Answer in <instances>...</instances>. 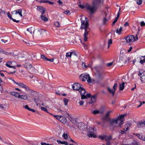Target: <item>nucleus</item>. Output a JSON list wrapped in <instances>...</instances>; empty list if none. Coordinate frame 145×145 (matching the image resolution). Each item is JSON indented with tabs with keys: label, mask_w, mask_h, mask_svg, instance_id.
Segmentation results:
<instances>
[{
	"label": "nucleus",
	"mask_w": 145,
	"mask_h": 145,
	"mask_svg": "<svg viewBox=\"0 0 145 145\" xmlns=\"http://www.w3.org/2000/svg\"><path fill=\"white\" fill-rule=\"evenodd\" d=\"M65 145H73V144H69V143L67 142H65V144H64Z\"/></svg>",
	"instance_id": "64"
},
{
	"label": "nucleus",
	"mask_w": 145,
	"mask_h": 145,
	"mask_svg": "<svg viewBox=\"0 0 145 145\" xmlns=\"http://www.w3.org/2000/svg\"><path fill=\"white\" fill-rule=\"evenodd\" d=\"M23 107L28 110H29L30 109V108L29 107V106L27 105H25V106H24Z\"/></svg>",
	"instance_id": "52"
},
{
	"label": "nucleus",
	"mask_w": 145,
	"mask_h": 145,
	"mask_svg": "<svg viewBox=\"0 0 145 145\" xmlns=\"http://www.w3.org/2000/svg\"><path fill=\"white\" fill-rule=\"evenodd\" d=\"M112 64H113V62H110V63H108L107 64V65L108 67H110L112 65Z\"/></svg>",
	"instance_id": "59"
},
{
	"label": "nucleus",
	"mask_w": 145,
	"mask_h": 145,
	"mask_svg": "<svg viewBox=\"0 0 145 145\" xmlns=\"http://www.w3.org/2000/svg\"><path fill=\"white\" fill-rule=\"evenodd\" d=\"M108 89L109 92H110V93L112 94L113 96H114L115 92V90H114L113 89H111L109 88H108Z\"/></svg>",
	"instance_id": "25"
},
{
	"label": "nucleus",
	"mask_w": 145,
	"mask_h": 145,
	"mask_svg": "<svg viewBox=\"0 0 145 145\" xmlns=\"http://www.w3.org/2000/svg\"><path fill=\"white\" fill-rule=\"evenodd\" d=\"M27 30L29 32L30 34H32V32H33V33L34 32V31H35V29L34 27H31L30 28L27 29Z\"/></svg>",
	"instance_id": "18"
},
{
	"label": "nucleus",
	"mask_w": 145,
	"mask_h": 145,
	"mask_svg": "<svg viewBox=\"0 0 145 145\" xmlns=\"http://www.w3.org/2000/svg\"><path fill=\"white\" fill-rule=\"evenodd\" d=\"M112 138V136L111 135L107 136L106 135L105 140L106 142L109 141Z\"/></svg>",
	"instance_id": "22"
},
{
	"label": "nucleus",
	"mask_w": 145,
	"mask_h": 145,
	"mask_svg": "<svg viewBox=\"0 0 145 145\" xmlns=\"http://www.w3.org/2000/svg\"><path fill=\"white\" fill-rule=\"evenodd\" d=\"M131 124L130 123H128L125 125V128L123 130L125 131H127L129 129V128L131 126Z\"/></svg>",
	"instance_id": "16"
},
{
	"label": "nucleus",
	"mask_w": 145,
	"mask_h": 145,
	"mask_svg": "<svg viewBox=\"0 0 145 145\" xmlns=\"http://www.w3.org/2000/svg\"><path fill=\"white\" fill-rule=\"evenodd\" d=\"M55 26L57 27H60V26L59 22L58 21L54 23Z\"/></svg>",
	"instance_id": "36"
},
{
	"label": "nucleus",
	"mask_w": 145,
	"mask_h": 145,
	"mask_svg": "<svg viewBox=\"0 0 145 145\" xmlns=\"http://www.w3.org/2000/svg\"><path fill=\"white\" fill-rule=\"evenodd\" d=\"M18 98L24 100H25L27 99H28V97L26 95H20V96H19Z\"/></svg>",
	"instance_id": "19"
},
{
	"label": "nucleus",
	"mask_w": 145,
	"mask_h": 145,
	"mask_svg": "<svg viewBox=\"0 0 145 145\" xmlns=\"http://www.w3.org/2000/svg\"><path fill=\"white\" fill-rule=\"evenodd\" d=\"M106 135H100L98 136V138L101 140H105Z\"/></svg>",
	"instance_id": "31"
},
{
	"label": "nucleus",
	"mask_w": 145,
	"mask_h": 145,
	"mask_svg": "<svg viewBox=\"0 0 145 145\" xmlns=\"http://www.w3.org/2000/svg\"><path fill=\"white\" fill-rule=\"evenodd\" d=\"M85 21L81 19V25L80 27V29L82 30L84 29L85 31L84 35V40L85 41H86L88 40V35L89 32L90 31V29L89 27V23L87 21V18H85Z\"/></svg>",
	"instance_id": "2"
},
{
	"label": "nucleus",
	"mask_w": 145,
	"mask_h": 145,
	"mask_svg": "<svg viewBox=\"0 0 145 145\" xmlns=\"http://www.w3.org/2000/svg\"><path fill=\"white\" fill-rule=\"evenodd\" d=\"M40 108L42 110L45 112H46L47 113H49V112L48 111L47 109L46 108L43 107H41Z\"/></svg>",
	"instance_id": "42"
},
{
	"label": "nucleus",
	"mask_w": 145,
	"mask_h": 145,
	"mask_svg": "<svg viewBox=\"0 0 145 145\" xmlns=\"http://www.w3.org/2000/svg\"><path fill=\"white\" fill-rule=\"evenodd\" d=\"M107 13L103 11L102 12L101 16L103 18V16H105V17H107Z\"/></svg>",
	"instance_id": "35"
},
{
	"label": "nucleus",
	"mask_w": 145,
	"mask_h": 145,
	"mask_svg": "<svg viewBox=\"0 0 145 145\" xmlns=\"http://www.w3.org/2000/svg\"><path fill=\"white\" fill-rule=\"evenodd\" d=\"M16 65V63L15 61H9L6 62L5 65L6 66L9 68H13L14 69H16L15 67Z\"/></svg>",
	"instance_id": "8"
},
{
	"label": "nucleus",
	"mask_w": 145,
	"mask_h": 145,
	"mask_svg": "<svg viewBox=\"0 0 145 145\" xmlns=\"http://www.w3.org/2000/svg\"><path fill=\"white\" fill-rule=\"evenodd\" d=\"M47 3H48L52 5H54V2L50 1L48 0Z\"/></svg>",
	"instance_id": "62"
},
{
	"label": "nucleus",
	"mask_w": 145,
	"mask_h": 145,
	"mask_svg": "<svg viewBox=\"0 0 145 145\" xmlns=\"http://www.w3.org/2000/svg\"><path fill=\"white\" fill-rule=\"evenodd\" d=\"M117 84L116 83H115L113 87V90L115 91V90L117 89Z\"/></svg>",
	"instance_id": "48"
},
{
	"label": "nucleus",
	"mask_w": 145,
	"mask_h": 145,
	"mask_svg": "<svg viewBox=\"0 0 145 145\" xmlns=\"http://www.w3.org/2000/svg\"><path fill=\"white\" fill-rule=\"evenodd\" d=\"M5 54L7 55H13V54H14V53H8V52H5Z\"/></svg>",
	"instance_id": "55"
},
{
	"label": "nucleus",
	"mask_w": 145,
	"mask_h": 145,
	"mask_svg": "<svg viewBox=\"0 0 145 145\" xmlns=\"http://www.w3.org/2000/svg\"><path fill=\"white\" fill-rule=\"evenodd\" d=\"M71 53L72 54V55H74L76 56H77V53L75 51L72 52Z\"/></svg>",
	"instance_id": "53"
},
{
	"label": "nucleus",
	"mask_w": 145,
	"mask_h": 145,
	"mask_svg": "<svg viewBox=\"0 0 145 145\" xmlns=\"http://www.w3.org/2000/svg\"><path fill=\"white\" fill-rule=\"evenodd\" d=\"M125 115V114H121L116 119H113L110 122L111 125L117 127L116 125H118L120 127L123 124V118Z\"/></svg>",
	"instance_id": "3"
},
{
	"label": "nucleus",
	"mask_w": 145,
	"mask_h": 145,
	"mask_svg": "<svg viewBox=\"0 0 145 145\" xmlns=\"http://www.w3.org/2000/svg\"><path fill=\"white\" fill-rule=\"evenodd\" d=\"M97 3L95 2V0H93L92 5H90L89 4H86L85 8L88 10H89L91 14L95 13L97 9L96 4Z\"/></svg>",
	"instance_id": "4"
},
{
	"label": "nucleus",
	"mask_w": 145,
	"mask_h": 145,
	"mask_svg": "<svg viewBox=\"0 0 145 145\" xmlns=\"http://www.w3.org/2000/svg\"><path fill=\"white\" fill-rule=\"evenodd\" d=\"M60 121L63 123L65 124L67 122V120L65 117L62 116V118H61Z\"/></svg>",
	"instance_id": "24"
},
{
	"label": "nucleus",
	"mask_w": 145,
	"mask_h": 145,
	"mask_svg": "<svg viewBox=\"0 0 145 145\" xmlns=\"http://www.w3.org/2000/svg\"><path fill=\"white\" fill-rule=\"evenodd\" d=\"M23 88L25 89L27 91H29L31 92L33 91V90L32 89H30L28 86H26V85Z\"/></svg>",
	"instance_id": "27"
},
{
	"label": "nucleus",
	"mask_w": 145,
	"mask_h": 145,
	"mask_svg": "<svg viewBox=\"0 0 145 145\" xmlns=\"http://www.w3.org/2000/svg\"><path fill=\"white\" fill-rule=\"evenodd\" d=\"M120 8L119 9V11L118 12V13H117V17L116 18L118 19V18H119V16H120Z\"/></svg>",
	"instance_id": "58"
},
{
	"label": "nucleus",
	"mask_w": 145,
	"mask_h": 145,
	"mask_svg": "<svg viewBox=\"0 0 145 145\" xmlns=\"http://www.w3.org/2000/svg\"><path fill=\"white\" fill-rule=\"evenodd\" d=\"M130 144V145H138L137 142L135 140Z\"/></svg>",
	"instance_id": "46"
},
{
	"label": "nucleus",
	"mask_w": 145,
	"mask_h": 145,
	"mask_svg": "<svg viewBox=\"0 0 145 145\" xmlns=\"http://www.w3.org/2000/svg\"><path fill=\"white\" fill-rule=\"evenodd\" d=\"M13 12L15 14H18L21 17L23 16L22 14V10L21 9H19L14 10Z\"/></svg>",
	"instance_id": "12"
},
{
	"label": "nucleus",
	"mask_w": 145,
	"mask_h": 145,
	"mask_svg": "<svg viewBox=\"0 0 145 145\" xmlns=\"http://www.w3.org/2000/svg\"><path fill=\"white\" fill-rule=\"evenodd\" d=\"M136 1L137 4L139 5H141L142 2V0H137Z\"/></svg>",
	"instance_id": "44"
},
{
	"label": "nucleus",
	"mask_w": 145,
	"mask_h": 145,
	"mask_svg": "<svg viewBox=\"0 0 145 145\" xmlns=\"http://www.w3.org/2000/svg\"><path fill=\"white\" fill-rule=\"evenodd\" d=\"M78 6L80 8L83 9L84 8H85L86 5H78Z\"/></svg>",
	"instance_id": "51"
},
{
	"label": "nucleus",
	"mask_w": 145,
	"mask_h": 145,
	"mask_svg": "<svg viewBox=\"0 0 145 145\" xmlns=\"http://www.w3.org/2000/svg\"><path fill=\"white\" fill-rule=\"evenodd\" d=\"M112 43V40L111 39L108 40V48L110 46V45Z\"/></svg>",
	"instance_id": "33"
},
{
	"label": "nucleus",
	"mask_w": 145,
	"mask_h": 145,
	"mask_svg": "<svg viewBox=\"0 0 145 145\" xmlns=\"http://www.w3.org/2000/svg\"><path fill=\"white\" fill-rule=\"evenodd\" d=\"M76 125L79 129L82 130L85 129L86 126L85 124L82 122H78Z\"/></svg>",
	"instance_id": "9"
},
{
	"label": "nucleus",
	"mask_w": 145,
	"mask_h": 145,
	"mask_svg": "<svg viewBox=\"0 0 145 145\" xmlns=\"http://www.w3.org/2000/svg\"><path fill=\"white\" fill-rule=\"evenodd\" d=\"M103 112V111H100V110H94L92 112V113L93 114H102Z\"/></svg>",
	"instance_id": "20"
},
{
	"label": "nucleus",
	"mask_w": 145,
	"mask_h": 145,
	"mask_svg": "<svg viewBox=\"0 0 145 145\" xmlns=\"http://www.w3.org/2000/svg\"><path fill=\"white\" fill-rule=\"evenodd\" d=\"M41 19L44 21H47L48 19L45 16H43V14H42L41 15Z\"/></svg>",
	"instance_id": "26"
},
{
	"label": "nucleus",
	"mask_w": 145,
	"mask_h": 145,
	"mask_svg": "<svg viewBox=\"0 0 145 145\" xmlns=\"http://www.w3.org/2000/svg\"><path fill=\"white\" fill-rule=\"evenodd\" d=\"M71 121L75 125H76L78 123V122H77L76 120L75 119H72Z\"/></svg>",
	"instance_id": "41"
},
{
	"label": "nucleus",
	"mask_w": 145,
	"mask_h": 145,
	"mask_svg": "<svg viewBox=\"0 0 145 145\" xmlns=\"http://www.w3.org/2000/svg\"><path fill=\"white\" fill-rule=\"evenodd\" d=\"M137 137L139 139H140L141 140H145V139L143 138V137H142V135H140V134H137Z\"/></svg>",
	"instance_id": "38"
},
{
	"label": "nucleus",
	"mask_w": 145,
	"mask_h": 145,
	"mask_svg": "<svg viewBox=\"0 0 145 145\" xmlns=\"http://www.w3.org/2000/svg\"><path fill=\"white\" fill-rule=\"evenodd\" d=\"M7 15L8 18L11 20H12L14 22H16L17 23H18L20 22V20H16L15 19L13 18L9 12L7 13Z\"/></svg>",
	"instance_id": "14"
},
{
	"label": "nucleus",
	"mask_w": 145,
	"mask_h": 145,
	"mask_svg": "<svg viewBox=\"0 0 145 145\" xmlns=\"http://www.w3.org/2000/svg\"><path fill=\"white\" fill-rule=\"evenodd\" d=\"M72 87L74 90L78 91L81 95V99H86L89 97L91 96L90 93H87L85 95L86 93L85 90L82 87L80 84L76 83L73 84Z\"/></svg>",
	"instance_id": "1"
},
{
	"label": "nucleus",
	"mask_w": 145,
	"mask_h": 145,
	"mask_svg": "<svg viewBox=\"0 0 145 145\" xmlns=\"http://www.w3.org/2000/svg\"><path fill=\"white\" fill-rule=\"evenodd\" d=\"M10 94L14 96H15L16 97L19 98L20 96V94L19 93L16 92L15 91H12L10 93Z\"/></svg>",
	"instance_id": "15"
},
{
	"label": "nucleus",
	"mask_w": 145,
	"mask_h": 145,
	"mask_svg": "<svg viewBox=\"0 0 145 145\" xmlns=\"http://www.w3.org/2000/svg\"><path fill=\"white\" fill-rule=\"evenodd\" d=\"M125 83L123 82L120 85L119 89L120 90L122 91L123 90L124 88Z\"/></svg>",
	"instance_id": "23"
},
{
	"label": "nucleus",
	"mask_w": 145,
	"mask_h": 145,
	"mask_svg": "<svg viewBox=\"0 0 145 145\" xmlns=\"http://www.w3.org/2000/svg\"><path fill=\"white\" fill-rule=\"evenodd\" d=\"M41 145H51V144H47L46 143L42 142L41 143Z\"/></svg>",
	"instance_id": "61"
},
{
	"label": "nucleus",
	"mask_w": 145,
	"mask_h": 145,
	"mask_svg": "<svg viewBox=\"0 0 145 145\" xmlns=\"http://www.w3.org/2000/svg\"><path fill=\"white\" fill-rule=\"evenodd\" d=\"M40 58L46 61L47 58L43 55H41Z\"/></svg>",
	"instance_id": "43"
},
{
	"label": "nucleus",
	"mask_w": 145,
	"mask_h": 145,
	"mask_svg": "<svg viewBox=\"0 0 145 145\" xmlns=\"http://www.w3.org/2000/svg\"><path fill=\"white\" fill-rule=\"evenodd\" d=\"M63 13L67 15H69L70 14V12L69 10L65 11L63 12Z\"/></svg>",
	"instance_id": "49"
},
{
	"label": "nucleus",
	"mask_w": 145,
	"mask_h": 145,
	"mask_svg": "<svg viewBox=\"0 0 145 145\" xmlns=\"http://www.w3.org/2000/svg\"><path fill=\"white\" fill-rule=\"evenodd\" d=\"M79 103L80 105L82 106L84 105V102L83 101H80L79 102Z\"/></svg>",
	"instance_id": "56"
},
{
	"label": "nucleus",
	"mask_w": 145,
	"mask_h": 145,
	"mask_svg": "<svg viewBox=\"0 0 145 145\" xmlns=\"http://www.w3.org/2000/svg\"><path fill=\"white\" fill-rule=\"evenodd\" d=\"M87 135L89 137H93L95 138L96 137V135L94 134L95 132L94 129L92 127H89L87 129Z\"/></svg>",
	"instance_id": "7"
},
{
	"label": "nucleus",
	"mask_w": 145,
	"mask_h": 145,
	"mask_svg": "<svg viewBox=\"0 0 145 145\" xmlns=\"http://www.w3.org/2000/svg\"><path fill=\"white\" fill-rule=\"evenodd\" d=\"M57 142L59 144H65V141H61L57 140Z\"/></svg>",
	"instance_id": "45"
},
{
	"label": "nucleus",
	"mask_w": 145,
	"mask_h": 145,
	"mask_svg": "<svg viewBox=\"0 0 145 145\" xmlns=\"http://www.w3.org/2000/svg\"><path fill=\"white\" fill-rule=\"evenodd\" d=\"M107 17H105L103 16V22L104 24H105L107 22V19H106Z\"/></svg>",
	"instance_id": "47"
},
{
	"label": "nucleus",
	"mask_w": 145,
	"mask_h": 145,
	"mask_svg": "<svg viewBox=\"0 0 145 145\" xmlns=\"http://www.w3.org/2000/svg\"><path fill=\"white\" fill-rule=\"evenodd\" d=\"M1 41L2 42H3L4 43H6L7 41V40H5L3 39H1Z\"/></svg>",
	"instance_id": "63"
},
{
	"label": "nucleus",
	"mask_w": 145,
	"mask_h": 145,
	"mask_svg": "<svg viewBox=\"0 0 145 145\" xmlns=\"http://www.w3.org/2000/svg\"><path fill=\"white\" fill-rule=\"evenodd\" d=\"M138 75L140 77V80L141 81L145 82V72L140 71Z\"/></svg>",
	"instance_id": "10"
},
{
	"label": "nucleus",
	"mask_w": 145,
	"mask_h": 145,
	"mask_svg": "<svg viewBox=\"0 0 145 145\" xmlns=\"http://www.w3.org/2000/svg\"><path fill=\"white\" fill-rule=\"evenodd\" d=\"M80 77L82 81H85L86 80L88 83H90L91 82V78L89 74H83L80 75Z\"/></svg>",
	"instance_id": "5"
},
{
	"label": "nucleus",
	"mask_w": 145,
	"mask_h": 145,
	"mask_svg": "<svg viewBox=\"0 0 145 145\" xmlns=\"http://www.w3.org/2000/svg\"><path fill=\"white\" fill-rule=\"evenodd\" d=\"M72 56V54L71 52H67L65 55V56L67 57H69L70 58H71V56Z\"/></svg>",
	"instance_id": "28"
},
{
	"label": "nucleus",
	"mask_w": 145,
	"mask_h": 145,
	"mask_svg": "<svg viewBox=\"0 0 145 145\" xmlns=\"http://www.w3.org/2000/svg\"><path fill=\"white\" fill-rule=\"evenodd\" d=\"M96 96L93 95L91 97V100L93 102H94L96 101Z\"/></svg>",
	"instance_id": "37"
},
{
	"label": "nucleus",
	"mask_w": 145,
	"mask_h": 145,
	"mask_svg": "<svg viewBox=\"0 0 145 145\" xmlns=\"http://www.w3.org/2000/svg\"><path fill=\"white\" fill-rule=\"evenodd\" d=\"M82 67L84 68H86L87 67V66L86 65L85 63L84 62L82 63Z\"/></svg>",
	"instance_id": "50"
},
{
	"label": "nucleus",
	"mask_w": 145,
	"mask_h": 145,
	"mask_svg": "<svg viewBox=\"0 0 145 145\" xmlns=\"http://www.w3.org/2000/svg\"><path fill=\"white\" fill-rule=\"evenodd\" d=\"M18 85L20 88H23L25 85L22 83L19 82L18 83Z\"/></svg>",
	"instance_id": "29"
},
{
	"label": "nucleus",
	"mask_w": 145,
	"mask_h": 145,
	"mask_svg": "<svg viewBox=\"0 0 145 145\" xmlns=\"http://www.w3.org/2000/svg\"><path fill=\"white\" fill-rule=\"evenodd\" d=\"M127 42H132L134 41H137L138 39L137 36H136L135 37L132 35L128 36L125 38Z\"/></svg>",
	"instance_id": "6"
},
{
	"label": "nucleus",
	"mask_w": 145,
	"mask_h": 145,
	"mask_svg": "<svg viewBox=\"0 0 145 145\" xmlns=\"http://www.w3.org/2000/svg\"><path fill=\"white\" fill-rule=\"evenodd\" d=\"M46 61H49L52 62L54 61V59H48L47 58Z\"/></svg>",
	"instance_id": "57"
},
{
	"label": "nucleus",
	"mask_w": 145,
	"mask_h": 145,
	"mask_svg": "<svg viewBox=\"0 0 145 145\" xmlns=\"http://www.w3.org/2000/svg\"><path fill=\"white\" fill-rule=\"evenodd\" d=\"M122 30V28L121 27H120L119 28H118L115 30L114 32H116L118 35H120L121 34Z\"/></svg>",
	"instance_id": "17"
},
{
	"label": "nucleus",
	"mask_w": 145,
	"mask_h": 145,
	"mask_svg": "<svg viewBox=\"0 0 145 145\" xmlns=\"http://www.w3.org/2000/svg\"><path fill=\"white\" fill-rule=\"evenodd\" d=\"M47 1H48V0H42L40 1H39V2H40V3H47Z\"/></svg>",
	"instance_id": "54"
},
{
	"label": "nucleus",
	"mask_w": 145,
	"mask_h": 145,
	"mask_svg": "<svg viewBox=\"0 0 145 145\" xmlns=\"http://www.w3.org/2000/svg\"><path fill=\"white\" fill-rule=\"evenodd\" d=\"M111 112V111H110L107 112L106 113L105 118H104V119H106L108 118L109 117L110 114Z\"/></svg>",
	"instance_id": "32"
},
{
	"label": "nucleus",
	"mask_w": 145,
	"mask_h": 145,
	"mask_svg": "<svg viewBox=\"0 0 145 145\" xmlns=\"http://www.w3.org/2000/svg\"><path fill=\"white\" fill-rule=\"evenodd\" d=\"M63 100L65 105V106L67 105V103L69 101V100L66 99H64Z\"/></svg>",
	"instance_id": "40"
},
{
	"label": "nucleus",
	"mask_w": 145,
	"mask_h": 145,
	"mask_svg": "<svg viewBox=\"0 0 145 145\" xmlns=\"http://www.w3.org/2000/svg\"><path fill=\"white\" fill-rule=\"evenodd\" d=\"M0 140H1L3 142L4 144H8V145H14L10 143H7L2 138H1V137H0Z\"/></svg>",
	"instance_id": "34"
},
{
	"label": "nucleus",
	"mask_w": 145,
	"mask_h": 145,
	"mask_svg": "<svg viewBox=\"0 0 145 145\" xmlns=\"http://www.w3.org/2000/svg\"><path fill=\"white\" fill-rule=\"evenodd\" d=\"M140 63L141 64H143L145 63V56H141L139 57Z\"/></svg>",
	"instance_id": "13"
},
{
	"label": "nucleus",
	"mask_w": 145,
	"mask_h": 145,
	"mask_svg": "<svg viewBox=\"0 0 145 145\" xmlns=\"http://www.w3.org/2000/svg\"><path fill=\"white\" fill-rule=\"evenodd\" d=\"M62 137L65 140H69L70 139L69 137L68 136L67 134L66 133H63V135Z\"/></svg>",
	"instance_id": "21"
},
{
	"label": "nucleus",
	"mask_w": 145,
	"mask_h": 145,
	"mask_svg": "<svg viewBox=\"0 0 145 145\" xmlns=\"http://www.w3.org/2000/svg\"><path fill=\"white\" fill-rule=\"evenodd\" d=\"M37 10L40 12L42 14H44L45 12V8L42 6H37Z\"/></svg>",
	"instance_id": "11"
},
{
	"label": "nucleus",
	"mask_w": 145,
	"mask_h": 145,
	"mask_svg": "<svg viewBox=\"0 0 145 145\" xmlns=\"http://www.w3.org/2000/svg\"><path fill=\"white\" fill-rule=\"evenodd\" d=\"M54 116L58 120L60 121L61 118H62V116H59L58 115H54Z\"/></svg>",
	"instance_id": "39"
},
{
	"label": "nucleus",
	"mask_w": 145,
	"mask_h": 145,
	"mask_svg": "<svg viewBox=\"0 0 145 145\" xmlns=\"http://www.w3.org/2000/svg\"><path fill=\"white\" fill-rule=\"evenodd\" d=\"M138 125H137L138 128L140 127L142 125H145V121H144L142 122H139L138 123Z\"/></svg>",
	"instance_id": "30"
},
{
	"label": "nucleus",
	"mask_w": 145,
	"mask_h": 145,
	"mask_svg": "<svg viewBox=\"0 0 145 145\" xmlns=\"http://www.w3.org/2000/svg\"><path fill=\"white\" fill-rule=\"evenodd\" d=\"M140 25L141 26H144L145 25V23L144 21H142L140 23Z\"/></svg>",
	"instance_id": "60"
}]
</instances>
